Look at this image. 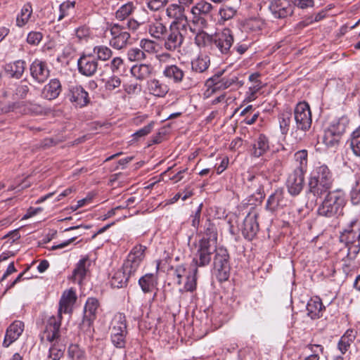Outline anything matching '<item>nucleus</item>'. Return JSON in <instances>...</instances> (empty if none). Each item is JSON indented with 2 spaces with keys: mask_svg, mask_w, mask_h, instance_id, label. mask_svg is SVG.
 I'll list each match as a JSON object with an SVG mask.
<instances>
[{
  "mask_svg": "<svg viewBox=\"0 0 360 360\" xmlns=\"http://www.w3.org/2000/svg\"><path fill=\"white\" fill-rule=\"evenodd\" d=\"M333 176L326 164L318 163L311 172L309 179V191L317 198L326 193L333 186Z\"/></svg>",
  "mask_w": 360,
  "mask_h": 360,
  "instance_id": "f257e3e1",
  "label": "nucleus"
},
{
  "mask_svg": "<svg viewBox=\"0 0 360 360\" xmlns=\"http://www.w3.org/2000/svg\"><path fill=\"white\" fill-rule=\"evenodd\" d=\"M346 205V196L342 189H335L327 192L322 203L319 206L317 213L319 216L332 218L342 214Z\"/></svg>",
  "mask_w": 360,
  "mask_h": 360,
  "instance_id": "f03ea898",
  "label": "nucleus"
},
{
  "mask_svg": "<svg viewBox=\"0 0 360 360\" xmlns=\"http://www.w3.org/2000/svg\"><path fill=\"white\" fill-rule=\"evenodd\" d=\"M340 241L347 247V255L354 257L360 250V222L356 218L352 219L340 235Z\"/></svg>",
  "mask_w": 360,
  "mask_h": 360,
  "instance_id": "7ed1b4c3",
  "label": "nucleus"
},
{
  "mask_svg": "<svg viewBox=\"0 0 360 360\" xmlns=\"http://www.w3.org/2000/svg\"><path fill=\"white\" fill-rule=\"evenodd\" d=\"M349 123V118L345 115L335 118L330 122L323 137V141L327 147H335L338 145Z\"/></svg>",
  "mask_w": 360,
  "mask_h": 360,
  "instance_id": "20e7f679",
  "label": "nucleus"
},
{
  "mask_svg": "<svg viewBox=\"0 0 360 360\" xmlns=\"http://www.w3.org/2000/svg\"><path fill=\"white\" fill-rule=\"evenodd\" d=\"M110 339L112 345L117 348H124L126 345L127 325L124 314H116L111 322Z\"/></svg>",
  "mask_w": 360,
  "mask_h": 360,
  "instance_id": "39448f33",
  "label": "nucleus"
},
{
  "mask_svg": "<svg viewBox=\"0 0 360 360\" xmlns=\"http://www.w3.org/2000/svg\"><path fill=\"white\" fill-rule=\"evenodd\" d=\"M62 315L50 316L44 321V329L40 334L41 342H58L60 337V329L61 326Z\"/></svg>",
  "mask_w": 360,
  "mask_h": 360,
  "instance_id": "423d86ee",
  "label": "nucleus"
},
{
  "mask_svg": "<svg viewBox=\"0 0 360 360\" xmlns=\"http://www.w3.org/2000/svg\"><path fill=\"white\" fill-rule=\"evenodd\" d=\"M294 118L297 129L307 131L311 128V112L307 103L300 102L297 104L294 110Z\"/></svg>",
  "mask_w": 360,
  "mask_h": 360,
  "instance_id": "0eeeda50",
  "label": "nucleus"
},
{
  "mask_svg": "<svg viewBox=\"0 0 360 360\" xmlns=\"http://www.w3.org/2000/svg\"><path fill=\"white\" fill-rule=\"evenodd\" d=\"M163 39V47L169 52L179 51L181 47L184 37L178 26L171 23L168 30L165 33Z\"/></svg>",
  "mask_w": 360,
  "mask_h": 360,
  "instance_id": "6e6552de",
  "label": "nucleus"
},
{
  "mask_svg": "<svg viewBox=\"0 0 360 360\" xmlns=\"http://www.w3.org/2000/svg\"><path fill=\"white\" fill-rule=\"evenodd\" d=\"M233 43V36L231 30L225 28L216 32L212 36V48L217 49L221 54L228 56L232 51L231 48Z\"/></svg>",
  "mask_w": 360,
  "mask_h": 360,
  "instance_id": "1a4fd4ad",
  "label": "nucleus"
},
{
  "mask_svg": "<svg viewBox=\"0 0 360 360\" xmlns=\"http://www.w3.org/2000/svg\"><path fill=\"white\" fill-rule=\"evenodd\" d=\"M212 243L210 240L204 238L200 240L196 257L193 260L196 267H203L210 263L211 254L217 250L216 248L217 244H212Z\"/></svg>",
  "mask_w": 360,
  "mask_h": 360,
  "instance_id": "9d476101",
  "label": "nucleus"
},
{
  "mask_svg": "<svg viewBox=\"0 0 360 360\" xmlns=\"http://www.w3.org/2000/svg\"><path fill=\"white\" fill-rule=\"evenodd\" d=\"M125 29L124 26L118 23L110 25L109 31L111 38L109 43L112 48L120 50L127 46L130 39V34Z\"/></svg>",
  "mask_w": 360,
  "mask_h": 360,
  "instance_id": "9b49d317",
  "label": "nucleus"
},
{
  "mask_svg": "<svg viewBox=\"0 0 360 360\" xmlns=\"http://www.w3.org/2000/svg\"><path fill=\"white\" fill-rule=\"evenodd\" d=\"M304 170L302 167H296L288 176L286 187L288 193L292 196L298 195L304 188Z\"/></svg>",
  "mask_w": 360,
  "mask_h": 360,
  "instance_id": "f8f14e48",
  "label": "nucleus"
},
{
  "mask_svg": "<svg viewBox=\"0 0 360 360\" xmlns=\"http://www.w3.org/2000/svg\"><path fill=\"white\" fill-rule=\"evenodd\" d=\"M288 198L285 196L284 190L282 188L276 189L268 198L265 205L266 211L271 214H276L287 206Z\"/></svg>",
  "mask_w": 360,
  "mask_h": 360,
  "instance_id": "ddd939ff",
  "label": "nucleus"
},
{
  "mask_svg": "<svg viewBox=\"0 0 360 360\" xmlns=\"http://www.w3.org/2000/svg\"><path fill=\"white\" fill-rule=\"evenodd\" d=\"M258 216L259 214L255 210L250 211L243 220L241 233L243 237L249 241L252 240L259 232Z\"/></svg>",
  "mask_w": 360,
  "mask_h": 360,
  "instance_id": "4468645a",
  "label": "nucleus"
},
{
  "mask_svg": "<svg viewBox=\"0 0 360 360\" xmlns=\"http://www.w3.org/2000/svg\"><path fill=\"white\" fill-rule=\"evenodd\" d=\"M30 73L33 81L37 84H44L50 76V69L46 61L36 58L30 65Z\"/></svg>",
  "mask_w": 360,
  "mask_h": 360,
  "instance_id": "2eb2a0df",
  "label": "nucleus"
},
{
  "mask_svg": "<svg viewBox=\"0 0 360 360\" xmlns=\"http://www.w3.org/2000/svg\"><path fill=\"white\" fill-rule=\"evenodd\" d=\"M147 247L141 244L135 245L129 252L123 264L124 270H136L140 267L145 258Z\"/></svg>",
  "mask_w": 360,
  "mask_h": 360,
  "instance_id": "dca6fc26",
  "label": "nucleus"
},
{
  "mask_svg": "<svg viewBox=\"0 0 360 360\" xmlns=\"http://www.w3.org/2000/svg\"><path fill=\"white\" fill-rule=\"evenodd\" d=\"M68 97L70 101L78 108H83L90 102L88 92L79 84L69 86Z\"/></svg>",
  "mask_w": 360,
  "mask_h": 360,
  "instance_id": "f3484780",
  "label": "nucleus"
},
{
  "mask_svg": "<svg viewBox=\"0 0 360 360\" xmlns=\"http://www.w3.org/2000/svg\"><path fill=\"white\" fill-rule=\"evenodd\" d=\"M269 8L275 18L283 19L292 15L294 6L288 0H273Z\"/></svg>",
  "mask_w": 360,
  "mask_h": 360,
  "instance_id": "a211bd4d",
  "label": "nucleus"
},
{
  "mask_svg": "<svg viewBox=\"0 0 360 360\" xmlns=\"http://www.w3.org/2000/svg\"><path fill=\"white\" fill-rule=\"evenodd\" d=\"M98 61L92 54H84L77 60L78 71L82 75L91 77L98 70Z\"/></svg>",
  "mask_w": 360,
  "mask_h": 360,
  "instance_id": "6ab92c4d",
  "label": "nucleus"
},
{
  "mask_svg": "<svg viewBox=\"0 0 360 360\" xmlns=\"http://www.w3.org/2000/svg\"><path fill=\"white\" fill-rule=\"evenodd\" d=\"M24 328V323L21 321L16 320L10 324L6 330L2 343L3 347H8L12 343L15 342L22 335Z\"/></svg>",
  "mask_w": 360,
  "mask_h": 360,
  "instance_id": "aec40b11",
  "label": "nucleus"
},
{
  "mask_svg": "<svg viewBox=\"0 0 360 360\" xmlns=\"http://www.w3.org/2000/svg\"><path fill=\"white\" fill-rule=\"evenodd\" d=\"M270 149L269 139L264 134H259L254 140L250 148L251 157L259 158Z\"/></svg>",
  "mask_w": 360,
  "mask_h": 360,
  "instance_id": "412c9836",
  "label": "nucleus"
},
{
  "mask_svg": "<svg viewBox=\"0 0 360 360\" xmlns=\"http://www.w3.org/2000/svg\"><path fill=\"white\" fill-rule=\"evenodd\" d=\"M212 8V5L207 1L202 0L197 3L191 10V13L193 15L192 23L193 25L199 23L205 25L206 20L205 18H202L201 15L209 14Z\"/></svg>",
  "mask_w": 360,
  "mask_h": 360,
  "instance_id": "4be33fe9",
  "label": "nucleus"
},
{
  "mask_svg": "<svg viewBox=\"0 0 360 360\" xmlns=\"http://www.w3.org/2000/svg\"><path fill=\"white\" fill-rule=\"evenodd\" d=\"M76 300L77 295L74 289L65 290L60 299L58 314L71 313Z\"/></svg>",
  "mask_w": 360,
  "mask_h": 360,
  "instance_id": "5701e85b",
  "label": "nucleus"
},
{
  "mask_svg": "<svg viewBox=\"0 0 360 360\" xmlns=\"http://www.w3.org/2000/svg\"><path fill=\"white\" fill-rule=\"evenodd\" d=\"M62 91V84L57 78H53L44 86L41 96L46 100L52 101L57 98Z\"/></svg>",
  "mask_w": 360,
  "mask_h": 360,
  "instance_id": "b1692460",
  "label": "nucleus"
},
{
  "mask_svg": "<svg viewBox=\"0 0 360 360\" xmlns=\"http://www.w3.org/2000/svg\"><path fill=\"white\" fill-rule=\"evenodd\" d=\"M146 88L149 94L158 98H164L169 91V86L165 82L156 78L148 79Z\"/></svg>",
  "mask_w": 360,
  "mask_h": 360,
  "instance_id": "393cba45",
  "label": "nucleus"
},
{
  "mask_svg": "<svg viewBox=\"0 0 360 360\" xmlns=\"http://www.w3.org/2000/svg\"><path fill=\"white\" fill-rule=\"evenodd\" d=\"M166 15L173 20L171 23H174L176 26H178L179 24L182 23L184 21L187 22L185 7L179 3V4H170L166 9Z\"/></svg>",
  "mask_w": 360,
  "mask_h": 360,
  "instance_id": "a878e982",
  "label": "nucleus"
},
{
  "mask_svg": "<svg viewBox=\"0 0 360 360\" xmlns=\"http://www.w3.org/2000/svg\"><path fill=\"white\" fill-rule=\"evenodd\" d=\"M325 306L319 297H313L307 302V315L311 319H317L323 316Z\"/></svg>",
  "mask_w": 360,
  "mask_h": 360,
  "instance_id": "bb28decb",
  "label": "nucleus"
},
{
  "mask_svg": "<svg viewBox=\"0 0 360 360\" xmlns=\"http://www.w3.org/2000/svg\"><path fill=\"white\" fill-rule=\"evenodd\" d=\"M147 22H148L147 30L149 34L155 39H162L168 30L167 26L162 22V20L160 18H155L153 20H147Z\"/></svg>",
  "mask_w": 360,
  "mask_h": 360,
  "instance_id": "cd10ccee",
  "label": "nucleus"
},
{
  "mask_svg": "<svg viewBox=\"0 0 360 360\" xmlns=\"http://www.w3.org/2000/svg\"><path fill=\"white\" fill-rule=\"evenodd\" d=\"M213 265L214 270H230L229 254L226 249L219 248L216 250Z\"/></svg>",
  "mask_w": 360,
  "mask_h": 360,
  "instance_id": "c85d7f7f",
  "label": "nucleus"
},
{
  "mask_svg": "<svg viewBox=\"0 0 360 360\" xmlns=\"http://www.w3.org/2000/svg\"><path fill=\"white\" fill-rule=\"evenodd\" d=\"M26 63L23 60H17L13 62L6 63L4 65L6 73L12 78L20 79L25 72Z\"/></svg>",
  "mask_w": 360,
  "mask_h": 360,
  "instance_id": "c756f323",
  "label": "nucleus"
},
{
  "mask_svg": "<svg viewBox=\"0 0 360 360\" xmlns=\"http://www.w3.org/2000/svg\"><path fill=\"white\" fill-rule=\"evenodd\" d=\"M210 65V58L207 55L200 54L191 62V69L196 73L205 76Z\"/></svg>",
  "mask_w": 360,
  "mask_h": 360,
  "instance_id": "7c9ffc66",
  "label": "nucleus"
},
{
  "mask_svg": "<svg viewBox=\"0 0 360 360\" xmlns=\"http://www.w3.org/2000/svg\"><path fill=\"white\" fill-rule=\"evenodd\" d=\"M162 75L174 84L183 82L185 74L184 70L176 65H167L165 67Z\"/></svg>",
  "mask_w": 360,
  "mask_h": 360,
  "instance_id": "2f4dec72",
  "label": "nucleus"
},
{
  "mask_svg": "<svg viewBox=\"0 0 360 360\" xmlns=\"http://www.w3.org/2000/svg\"><path fill=\"white\" fill-rule=\"evenodd\" d=\"M356 337V332L353 329H348L339 340L337 347L341 354H345L349 349L351 345Z\"/></svg>",
  "mask_w": 360,
  "mask_h": 360,
  "instance_id": "473e14b6",
  "label": "nucleus"
},
{
  "mask_svg": "<svg viewBox=\"0 0 360 360\" xmlns=\"http://www.w3.org/2000/svg\"><path fill=\"white\" fill-rule=\"evenodd\" d=\"M27 103L23 101L4 103H0V115L10 112H17L21 114L29 112L30 109L27 108Z\"/></svg>",
  "mask_w": 360,
  "mask_h": 360,
  "instance_id": "72a5a7b5",
  "label": "nucleus"
},
{
  "mask_svg": "<svg viewBox=\"0 0 360 360\" xmlns=\"http://www.w3.org/2000/svg\"><path fill=\"white\" fill-rule=\"evenodd\" d=\"M292 111L287 108L278 114V122L281 135L285 136L290 129L292 120Z\"/></svg>",
  "mask_w": 360,
  "mask_h": 360,
  "instance_id": "f704fd0d",
  "label": "nucleus"
},
{
  "mask_svg": "<svg viewBox=\"0 0 360 360\" xmlns=\"http://www.w3.org/2000/svg\"><path fill=\"white\" fill-rule=\"evenodd\" d=\"M265 22L259 17L250 18L244 22L243 29L246 32L257 34L265 27Z\"/></svg>",
  "mask_w": 360,
  "mask_h": 360,
  "instance_id": "c9c22d12",
  "label": "nucleus"
},
{
  "mask_svg": "<svg viewBox=\"0 0 360 360\" xmlns=\"http://www.w3.org/2000/svg\"><path fill=\"white\" fill-rule=\"evenodd\" d=\"M110 277V285L112 288H122L127 285L129 274L126 271H111L109 274Z\"/></svg>",
  "mask_w": 360,
  "mask_h": 360,
  "instance_id": "e433bc0d",
  "label": "nucleus"
},
{
  "mask_svg": "<svg viewBox=\"0 0 360 360\" xmlns=\"http://www.w3.org/2000/svg\"><path fill=\"white\" fill-rule=\"evenodd\" d=\"M139 283L144 292H150L157 283V273L146 274L140 278Z\"/></svg>",
  "mask_w": 360,
  "mask_h": 360,
  "instance_id": "4c0bfd02",
  "label": "nucleus"
},
{
  "mask_svg": "<svg viewBox=\"0 0 360 360\" xmlns=\"http://www.w3.org/2000/svg\"><path fill=\"white\" fill-rule=\"evenodd\" d=\"M152 70L153 68L150 65L140 64L134 65L131 69V73L136 79L143 80L151 74Z\"/></svg>",
  "mask_w": 360,
  "mask_h": 360,
  "instance_id": "58836bf2",
  "label": "nucleus"
},
{
  "mask_svg": "<svg viewBox=\"0 0 360 360\" xmlns=\"http://www.w3.org/2000/svg\"><path fill=\"white\" fill-rule=\"evenodd\" d=\"M205 79V76H202L199 73L193 72L191 69L190 72L184 78V86L185 89H190L197 86Z\"/></svg>",
  "mask_w": 360,
  "mask_h": 360,
  "instance_id": "ea45409f",
  "label": "nucleus"
},
{
  "mask_svg": "<svg viewBox=\"0 0 360 360\" xmlns=\"http://www.w3.org/2000/svg\"><path fill=\"white\" fill-rule=\"evenodd\" d=\"M32 13V7L30 3H26L24 4L20 10V12L16 17V25L19 27H22L25 25Z\"/></svg>",
  "mask_w": 360,
  "mask_h": 360,
  "instance_id": "a19ab883",
  "label": "nucleus"
},
{
  "mask_svg": "<svg viewBox=\"0 0 360 360\" xmlns=\"http://www.w3.org/2000/svg\"><path fill=\"white\" fill-rule=\"evenodd\" d=\"M248 181H251V186L255 190V192L259 195L260 199L265 197L264 183L266 181L265 178L261 175H250Z\"/></svg>",
  "mask_w": 360,
  "mask_h": 360,
  "instance_id": "79ce46f5",
  "label": "nucleus"
},
{
  "mask_svg": "<svg viewBox=\"0 0 360 360\" xmlns=\"http://www.w3.org/2000/svg\"><path fill=\"white\" fill-rule=\"evenodd\" d=\"M135 8L134 3L131 1L122 5L115 12L116 19L120 21L129 19Z\"/></svg>",
  "mask_w": 360,
  "mask_h": 360,
  "instance_id": "37998d69",
  "label": "nucleus"
},
{
  "mask_svg": "<svg viewBox=\"0 0 360 360\" xmlns=\"http://www.w3.org/2000/svg\"><path fill=\"white\" fill-rule=\"evenodd\" d=\"M92 55L96 56L97 61H107L112 57V51L105 45H98L94 47Z\"/></svg>",
  "mask_w": 360,
  "mask_h": 360,
  "instance_id": "c03bdc74",
  "label": "nucleus"
},
{
  "mask_svg": "<svg viewBox=\"0 0 360 360\" xmlns=\"http://www.w3.org/2000/svg\"><path fill=\"white\" fill-rule=\"evenodd\" d=\"M212 241V244H217V231L216 226L211 221L210 219H207L204 225L203 237Z\"/></svg>",
  "mask_w": 360,
  "mask_h": 360,
  "instance_id": "a18cd8bd",
  "label": "nucleus"
},
{
  "mask_svg": "<svg viewBox=\"0 0 360 360\" xmlns=\"http://www.w3.org/2000/svg\"><path fill=\"white\" fill-rule=\"evenodd\" d=\"M68 356L70 360H86L85 351L76 344L68 347Z\"/></svg>",
  "mask_w": 360,
  "mask_h": 360,
  "instance_id": "49530a36",
  "label": "nucleus"
},
{
  "mask_svg": "<svg viewBox=\"0 0 360 360\" xmlns=\"http://www.w3.org/2000/svg\"><path fill=\"white\" fill-rule=\"evenodd\" d=\"M98 307V302L96 298H89L84 306V316L96 319Z\"/></svg>",
  "mask_w": 360,
  "mask_h": 360,
  "instance_id": "de8ad7c7",
  "label": "nucleus"
},
{
  "mask_svg": "<svg viewBox=\"0 0 360 360\" xmlns=\"http://www.w3.org/2000/svg\"><path fill=\"white\" fill-rule=\"evenodd\" d=\"M95 255H87L79 260L75 270H88L95 266Z\"/></svg>",
  "mask_w": 360,
  "mask_h": 360,
  "instance_id": "09e8293b",
  "label": "nucleus"
},
{
  "mask_svg": "<svg viewBox=\"0 0 360 360\" xmlns=\"http://www.w3.org/2000/svg\"><path fill=\"white\" fill-rule=\"evenodd\" d=\"M194 40L195 44L198 47H203L205 46L208 42H212V36L209 35L202 30H199L196 33Z\"/></svg>",
  "mask_w": 360,
  "mask_h": 360,
  "instance_id": "8fccbe9b",
  "label": "nucleus"
},
{
  "mask_svg": "<svg viewBox=\"0 0 360 360\" xmlns=\"http://www.w3.org/2000/svg\"><path fill=\"white\" fill-rule=\"evenodd\" d=\"M127 58L130 61H139L146 58L144 51L141 48H131L127 51Z\"/></svg>",
  "mask_w": 360,
  "mask_h": 360,
  "instance_id": "3c124183",
  "label": "nucleus"
},
{
  "mask_svg": "<svg viewBox=\"0 0 360 360\" xmlns=\"http://www.w3.org/2000/svg\"><path fill=\"white\" fill-rule=\"evenodd\" d=\"M57 342H53V344L49 348V357L53 360H59L64 354L65 347L63 345H58Z\"/></svg>",
  "mask_w": 360,
  "mask_h": 360,
  "instance_id": "603ef678",
  "label": "nucleus"
},
{
  "mask_svg": "<svg viewBox=\"0 0 360 360\" xmlns=\"http://www.w3.org/2000/svg\"><path fill=\"white\" fill-rule=\"evenodd\" d=\"M350 146L356 156H360V129L354 131L351 137Z\"/></svg>",
  "mask_w": 360,
  "mask_h": 360,
  "instance_id": "864d4df0",
  "label": "nucleus"
},
{
  "mask_svg": "<svg viewBox=\"0 0 360 360\" xmlns=\"http://www.w3.org/2000/svg\"><path fill=\"white\" fill-rule=\"evenodd\" d=\"M351 202L353 205L360 203V176L356 177L355 184L353 186L350 193Z\"/></svg>",
  "mask_w": 360,
  "mask_h": 360,
  "instance_id": "5fc2aeb1",
  "label": "nucleus"
},
{
  "mask_svg": "<svg viewBox=\"0 0 360 360\" xmlns=\"http://www.w3.org/2000/svg\"><path fill=\"white\" fill-rule=\"evenodd\" d=\"M184 288L187 291H193L196 287L197 271H187Z\"/></svg>",
  "mask_w": 360,
  "mask_h": 360,
  "instance_id": "6e6d98bb",
  "label": "nucleus"
},
{
  "mask_svg": "<svg viewBox=\"0 0 360 360\" xmlns=\"http://www.w3.org/2000/svg\"><path fill=\"white\" fill-rule=\"evenodd\" d=\"M147 16L141 18L139 20H137L133 18H129L127 19L126 27L131 31L135 32L140 27L141 25L145 24L147 22Z\"/></svg>",
  "mask_w": 360,
  "mask_h": 360,
  "instance_id": "4d7b16f0",
  "label": "nucleus"
},
{
  "mask_svg": "<svg viewBox=\"0 0 360 360\" xmlns=\"http://www.w3.org/2000/svg\"><path fill=\"white\" fill-rule=\"evenodd\" d=\"M140 47L144 51V53H153L156 51V43L151 39H141L140 41Z\"/></svg>",
  "mask_w": 360,
  "mask_h": 360,
  "instance_id": "13d9d810",
  "label": "nucleus"
},
{
  "mask_svg": "<svg viewBox=\"0 0 360 360\" xmlns=\"http://www.w3.org/2000/svg\"><path fill=\"white\" fill-rule=\"evenodd\" d=\"M94 320L95 319L85 317V316H84L83 319L79 324L80 330H82V332L87 335H91L93 330L92 326Z\"/></svg>",
  "mask_w": 360,
  "mask_h": 360,
  "instance_id": "bf43d9fd",
  "label": "nucleus"
},
{
  "mask_svg": "<svg viewBox=\"0 0 360 360\" xmlns=\"http://www.w3.org/2000/svg\"><path fill=\"white\" fill-rule=\"evenodd\" d=\"M202 208V203H200L195 212L190 216V220L191 222V226L195 229L198 230L200 224V217L201 212Z\"/></svg>",
  "mask_w": 360,
  "mask_h": 360,
  "instance_id": "052dcab7",
  "label": "nucleus"
},
{
  "mask_svg": "<svg viewBox=\"0 0 360 360\" xmlns=\"http://www.w3.org/2000/svg\"><path fill=\"white\" fill-rule=\"evenodd\" d=\"M221 18L224 20H228L233 18L236 13V10L231 6H224L219 10Z\"/></svg>",
  "mask_w": 360,
  "mask_h": 360,
  "instance_id": "680f3d73",
  "label": "nucleus"
},
{
  "mask_svg": "<svg viewBox=\"0 0 360 360\" xmlns=\"http://www.w3.org/2000/svg\"><path fill=\"white\" fill-rule=\"evenodd\" d=\"M262 88V84H254L249 87L248 91L246 93V98L244 101L252 102L257 98V93Z\"/></svg>",
  "mask_w": 360,
  "mask_h": 360,
  "instance_id": "e2e57ef3",
  "label": "nucleus"
},
{
  "mask_svg": "<svg viewBox=\"0 0 360 360\" xmlns=\"http://www.w3.org/2000/svg\"><path fill=\"white\" fill-rule=\"evenodd\" d=\"M75 2L74 1H64L63 2L60 6H59V11L60 15L58 16V20H62L63 18H65L66 15H68V11L70 8H73L75 7Z\"/></svg>",
  "mask_w": 360,
  "mask_h": 360,
  "instance_id": "0e129e2a",
  "label": "nucleus"
},
{
  "mask_svg": "<svg viewBox=\"0 0 360 360\" xmlns=\"http://www.w3.org/2000/svg\"><path fill=\"white\" fill-rule=\"evenodd\" d=\"M295 159L299 162L300 165L297 167H302L304 169L307 164V151L306 150H301L295 153Z\"/></svg>",
  "mask_w": 360,
  "mask_h": 360,
  "instance_id": "69168bd1",
  "label": "nucleus"
},
{
  "mask_svg": "<svg viewBox=\"0 0 360 360\" xmlns=\"http://www.w3.org/2000/svg\"><path fill=\"white\" fill-rule=\"evenodd\" d=\"M42 34L39 32H30L27 37V41L29 44L37 46L42 39Z\"/></svg>",
  "mask_w": 360,
  "mask_h": 360,
  "instance_id": "338daca9",
  "label": "nucleus"
},
{
  "mask_svg": "<svg viewBox=\"0 0 360 360\" xmlns=\"http://www.w3.org/2000/svg\"><path fill=\"white\" fill-rule=\"evenodd\" d=\"M155 122H150L148 124L144 126L143 128L140 129L139 130L136 131L135 133L133 134V136L136 138L143 137L148 134L151 132L154 127Z\"/></svg>",
  "mask_w": 360,
  "mask_h": 360,
  "instance_id": "774afa93",
  "label": "nucleus"
}]
</instances>
